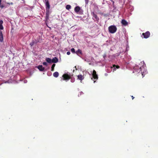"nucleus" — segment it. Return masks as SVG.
<instances>
[{"mask_svg": "<svg viewBox=\"0 0 158 158\" xmlns=\"http://www.w3.org/2000/svg\"><path fill=\"white\" fill-rule=\"evenodd\" d=\"M140 72H141L143 77L147 73L146 64L143 61L141 62L139 65L136 64L133 67V73L137 74Z\"/></svg>", "mask_w": 158, "mask_h": 158, "instance_id": "1", "label": "nucleus"}, {"mask_svg": "<svg viewBox=\"0 0 158 158\" xmlns=\"http://www.w3.org/2000/svg\"><path fill=\"white\" fill-rule=\"evenodd\" d=\"M90 73L91 74H92V77H91V79L94 81V83H95L96 80L98 78V75L96 73V71L94 70H93L92 71H91ZM88 73L89 75L90 74V73Z\"/></svg>", "mask_w": 158, "mask_h": 158, "instance_id": "2", "label": "nucleus"}, {"mask_svg": "<svg viewBox=\"0 0 158 158\" xmlns=\"http://www.w3.org/2000/svg\"><path fill=\"white\" fill-rule=\"evenodd\" d=\"M117 30V27L114 25H111L109 26L108 27V30L110 33H115Z\"/></svg>", "mask_w": 158, "mask_h": 158, "instance_id": "3", "label": "nucleus"}, {"mask_svg": "<svg viewBox=\"0 0 158 158\" xmlns=\"http://www.w3.org/2000/svg\"><path fill=\"white\" fill-rule=\"evenodd\" d=\"M63 78L61 79V81H62L63 80H65L66 81L69 80L71 78V75L70 74H69L67 73L65 74L62 76Z\"/></svg>", "mask_w": 158, "mask_h": 158, "instance_id": "4", "label": "nucleus"}, {"mask_svg": "<svg viewBox=\"0 0 158 158\" xmlns=\"http://www.w3.org/2000/svg\"><path fill=\"white\" fill-rule=\"evenodd\" d=\"M91 14L93 16V19L95 21H98L99 19L96 14L94 12H92Z\"/></svg>", "mask_w": 158, "mask_h": 158, "instance_id": "5", "label": "nucleus"}, {"mask_svg": "<svg viewBox=\"0 0 158 158\" xmlns=\"http://www.w3.org/2000/svg\"><path fill=\"white\" fill-rule=\"evenodd\" d=\"M46 6V10L47 13H48L50 8V5L49 2L45 3Z\"/></svg>", "mask_w": 158, "mask_h": 158, "instance_id": "6", "label": "nucleus"}, {"mask_svg": "<svg viewBox=\"0 0 158 158\" xmlns=\"http://www.w3.org/2000/svg\"><path fill=\"white\" fill-rule=\"evenodd\" d=\"M142 35L143 36L144 38H147L149 37L150 33L149 31H148L145 33H143Z\"/></svg>", "mask_w": 158, "mask_h": 158, "instance_id": "7", "label": "nucleus"}, {"mask_svg": "<svg viewBox=\"0 0 158 158\" xmlns=\"http://www.w3.org/2000/svg\"><path fill=\"white\" fill-rule=\"evenodd\" d=\"M37 67L40 71H43L44 70V67H43L42 65H39L37 66Z\"/></svg>", "mask_w": 158, "mask_h": 158, "instance_id": "8", "label": "nucleus"}, {"mask_svg": "<svg viewBox=\"0 0 158 158\" xmlns=\"http://www.w3.org/2000/svg\"><path fill=\"white\" fill-rule=\"evenodd\" d=\"M111 68H113V72H114V71L116 70V69H118L119 68V67L118 65H113V67H111Z\"/></svg>", "mask_w": 158, "mask_h": 158, "instance_id": "9", "label": "nucleus"}, {"mask_svg": "<svg viewBox=\"0 0 158 158\" xmlns=\"http://www.w3.org/2000/svg\"><path fill=\"white\" fill-rule=\"evenodd\" d=\"M52 60V63H56L58 62V59L56 57H55L54 58H53Z\"/></svg>", "mask_w": 158, "mask_h": 158, "instance_id": "10", "label": "nucleus"}, {"mask_svg": "<svg viewBox=\"0 0 158 158\" xmlns=\"http://www.w3.org/2000/svg\"><path fill=\"white\" fill-rule=\"evenodd\" d=\"M3 38L2 31H0V41L2 42L3 41Z\"/></svg>", "mask_w": 158, "mask_h": 158, "instance_id": "11", "label": "nucleus"}, {"mask_svg": "<svg viewBox=\"0 0 158 158\" xmlns=\"http://www.w3.org/2000/svg\"><path fill=\"white\" fill-rule=\"evenodd\" d=\"M45 60L47 62L49 63H52V60L51 58H46Z\"/></svg>", "mask_w": 158, "mask_h": 158, "instance_id": "12", "label": "nucleus"}, {"mask_svg": "<svg viewBox=\"0 0 158 158\" xmlns=\"http://www.w3.org/2000/svg\"><path fill=\"white\" fill-rule=\"evenodd\" d=\"M78 79L81 81L83 80L84 78V77L82 75L80 74L77 76Z\"/></svg>", "mask_w": 158, "mask_h": 158, "instance_id": "13", "label": "nucleus"}, {"mask_svg": "<svg viewBox=\"0 0 158 158\" xmlns=\"http://www.w3.org/2000/svg\"><path fill=\"white\" fill-rule=\"evenodd\" d=\"M121 23L124 26H126L127 24V22L124 19L122 20Z\"/></svg>", "mask_w": 158, "mask_h": 158, "instance_id": "14", "label": "nucleus"}, {"mask_svg": "<svg viewBox=\"0 0 158 158\" xmlns=\"http://www.w3.org/2000/svg\"><path fill=\"white\" fill-rule=\"evenodd\" d=\"M80 10V7L78 6H76L74 9L75 11L77 12H78Z\"/></svg>", "mask_w": 158, "mask_h": 158, "instance_id": "15", "label": "nucleus"}, {"mask_svg": "<svg viewBox=\"0 0 158 158\" xmlns=\"http://www.w3.org/2000/svg\"><path fill=\"white\" fill-rule=\"evenodd\" d=\"M59 75V73L57 72H56L53 73V76L55 77H57Z\"/></svg>", "mask_w": 158, "mask_h": 158, "instance_id": "16", "label": "nucleus"}, {"mask_svg": "<svg viewBox=\"0 0 158 158\" xmlns=\"http://www.w3.org/2000/svg\"><path fill=\"white\" fill-rule=\"evenodd\" d=\"M3 23V21L2 20L0 21V29L2 30L3 29V27L2 25Z\"/></svg>", "mask_w": 158, "mask_h": 158, "instance_id": "17", "label": "nucleus"}, {"mask_svg": "<svg viewBox=\"0 0 158 158\" xmlns=\"http://www.w3.org/2000/svg\"><path fill=\"white\" fill-rule=\"evenodd\" d=\"M56 65V64H53L52 65L51 67V70L52 71H53L54 69V67Z\"/></svg>", "mask_w": 158, "mask_h": 158, "instance_id": "18", "label": "nucleus"}, {"mask_svg": "<svg viewBox=\"0 0 158 158\" xmlns=\"http://www.w3.org/2000/svg\"><path fill=\"white\" fill-rule=\"evenodd\" d=\"M71 6L70 5H67L66 6V8L68 10H69L70 9H71Z\"/></svg>", "mask_w": 158, "mask_h": 158, "instance_id": "19", "label": "nucleus"}, {"mask_svg": "<svg viewBox=\"0 0 158 158\" xmlns=\"http://www.w3.org/2000/svg\"><path fill=\"white\" fill-rule=\"evenodd\" d=\"M76 53L77 54H78V53L81 54V52L80 50L78 49V50L76 52Z\"/></svg>", "mask_w": 158, "mask_h": 158, "instance_id": "20", "label": "nucleus"}, {"mask_svg": "<svg viewBox=\"0 0 158 158\" xmlns=\"http://www.w3.org/2000/svg\"><path fill=\"white\" fill-rule=\"evenodd\" d=\"M49 14H50L49 11V12H48V13H47V11H46V17L47 18H48V16H49Z\"/></svg>", "mask_w": 158, "mask_h": 158, "instance_id": "21", "label": "nucleus"}, {"mask_svg": "<svg viewBox=\"0 0 158 158\" xmlns=\"http://www.w3.org/2000/svg\"><path fill=\"white\" fill-rule=\"evenodd\" d=\"M71 52L73 53H75V49L74 48H72L71 50Z\"/></svg>", "mask_w": 158, "mask_h": 158, "instance_id": "22", "label": "nucleus"}, {"mask_svg": "<svg viewBox=\"0 0 158 158\" xmlns=\"http://www.w3.org/2000/svg\"><path fill=\"white\" fill-rule=\"evenodd\" d=\"M43 64L46 66H47L48 65V63L46 62H44L43 63Z\"/></svg>", "mask_w": 158, "mask_h": 158, "instance_id": "23", "label": "nucleus"}, {"mask_svg": "<svg viewBox=\"0 0 158 158\" xmlns=\"http://www.w3.org/2000/svg\"><path fill=\"white\" fill-rule=\"evenodd\" d=\"M1 0H0V7L2 8L3 7V6L2 5H1Z\"/></svg>", "mask_w": 158, "mask_h": 158, "instance_id": "24", "label": "nucleus"}, {"mask_svg": "<svg viewBox=\"0 0 158 158\" xmlns=\"http://www.w3.org/2000/svg\"><path fill=\"white\" fill-rule=\"evenodd\" d=\"M34 42L33 41L31 43H30V45L32 46L34 44Z\"/></svg>", "mask_w": 158, "mask_h": 158, "instance_id": "25", "label": "nucleus"}, {"mask_svg": "<svg viewBox=\"0 0 158 158\" xmlns=\"http://www.w3.org/2000/svg\"><path fill=\"white\" fill-rule=\"evenodd\" d=\"M75 81V79H73V78H71V81L73 83V82H74Z\"/></svg>", "mask_w": 158, "mask_h": 158, "instance_id": "26", "label": "nucleus"}, {"mask_svg": "<svg viewBox=\"0 0 158 158\" xmlns=\"http://www.w3.org/2000/svg\"><path fill=\"white\" fill-rule=\"evenodd\" d=\"M129 47L128 45H127L126 46V50L127 51L129 50Z\"/></svg>", "mask_w": 158, "mask_h": 158, "instance_id": "27", "label": "nucleus"}, {"mask_svg": "<svg viewBox=\"0 0 158 158\" xmlns=\"http://www.w3.org/2000/svg\"><path fill=\"white\" fill-rule=\"evenodd\" d=\"M106 57V54H104V55H103V57L104 59H105V58Z\"/></svg>", "mask_w": 158, "mask_h": 158, "instance_id": "28", "label": "nucleus"}, {"mask_svg": "<svg viewBox=\"0 0 158 158\" xmlns=\"http://www.w3.org/2000/svg\"><path fill=\"white\" fill-rule=\"evenodd\" d=\"M70 54V52L68 51L67 52V54L68 55H69Z\"/></svg>", "mask_w": 158, "mask_h": 158, "instance_id": "29", "label": "nucleus"}, {"mask_svg": "<svg viewBox=\"0 0 158 158\" xmlns=\"http://www.w3.org/2000/svg\"><path fill=\"white\" fill-rule=\"evenodd\" d=\"M23 82H24V83H27V80H24L23 81Z\"/></svg>", "mask_w": 158, "mask_h": 158, "instance_id": "30", "label": "nucleus"}, {"mask_svg": "<svg viewBox=\"0 0 158 158\" xmlns=\"http://www.w3.org/2000/svg\"><path fill=\"white\" fill-rule=\"evenodd\" d=\"M44 2L45 3L49 2L48 0H44Z\"/></svg>", "mask_w": 158, "mask_h": 158, "instance_id": "31", "label": "nucleus"}, {"mask_svg": "<svg viewBox=\"0 0 158 158\" xmlns=\"http://www.w3.org/2000/svg\"><path fill=\"white\" fill-rule=\"evenodd\" d=\"M88 0H85V3L86 4H88Z\"/></svg>", "mask_w": 158, "mask_h": 158, "instance_id": "32", "label": "nucleus"}, {"mask_svg": "<svg viewBox=\"0 0 158 158\" xmlns=\"http://www.w3.org/2000/svg\"><path fill=\"white\" fill-rule=\"evenodd\" d=\"M8 4H9V5H13V3L12 2H10V3H7Z\"/></svg>", "mask_w": 158, "mask_h": 158, "instance_id": "33", "label": "nucleus"}, {"mask_svg": "<svg viewBox=\"0 0 158 158\" xmlns=\"http://www.w3.org/2000/svg\"><path fill=\"white\" fill-rule=\"evenodd\" d=\"M127 57L128 58L129 60H130L131 59V58L130 56H127Z\"/></svg>", "mask_w": 158, "mask_h": 158, "instance_id": "34", "label": "nucleus"}, {"mask_svg": "<svg viewBox=\"0 0 158 158\" xmlns=\"http://www.w3.org/2000/svg\"><path fill=\"white\" fill-rule=\"evenodd\" d=\"M83 92H81V93H80V95H81V94H83Z\"/></svg>", "mask_w": 158, "mask_h": 158, "instance_id": "35", "label": "nucleus"}, {"mask_svg": "<svg viewBox=\"0 0 158 158\" xmlns=\"http://www.w3.org/2000/svg\"><path fill=\"white\" fill-rule=\"evenodd\" d=\"M132 99H133V98H134V97L133 96H132Z\"/></svg>", "mask_w": 158, "mask_h": 158, "instance_id": "36", "label": "nucleus"}, {"mask_svg": "<svg viewBox=\"0 0 158 158\" xmlns=\"http://www.w3.org/2000/svg\"><path fill=\"white\" fill-rule=\"evenodd\" d=\"M107 73H105V76H107Z\"/></svg>", "mask_w": 158, "mask_h": 158, "instance_id": "37", "label": "nucleus"}, {"mask_svg": "<svg viewBox=\"0 0 158 158\" xmlns=\"http://www.w3.org/2000/svg\"><path fill=\"white\" fill-rule=\"evenodd\" d=\"M75 68H76V66H75Z\"/></svg>", "mask_w": 158, "mask_h": 158, "instance_id": "38", "label": "nucleus"}]
</instances>
